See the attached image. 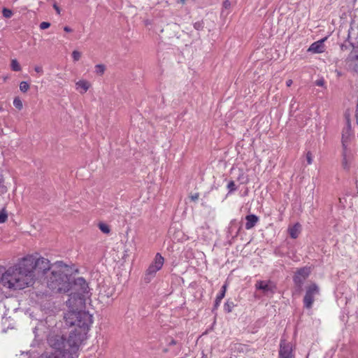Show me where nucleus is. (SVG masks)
Wrapping results in <instances>:
<instances>
[{
  "label": "nucleus",
  "mask_w": 358,
  "mask_h": 358,
  "mask_svg": "<svg viewBox=\"0 0 358 358\" xmlns=\"http://www.w3.org/2000/svg\"><path fill=\"white\" fill-rule=\"evenodd\" d=\"M71 289L73 291L66 301V306L69 308V310L64 316L66 324L87 331L92 323V315L85 311L78 310L84 307L86 298L88 297L90 292L89 286L86 280L80 277L74 280Z\"/></svg>",
  "instance_id": "obj_1"
},
{
  "label": "nucleus",
  "mask_w": 358,
  "mask_h": 358,
  "mask_svg": "<svg viewBox=\"0 0 358 358\" xmlns=\"http://www.w3.org/2000/svg\"><path fill=\"white\" fill-rule=\"evenodd\" d=\"M51 270L48 259L41 257L36 259L32 255L23 258L17 264L10 267L4 280L9 286L24 289L31 286L34 282L36 273H45Z\"/></svg>",
  "instance_id": "obj_2"
},
{
  "label": "nucleus",
  "mask_w": 358,
  "mask_h": 358,
  "mask_svg": "<svg viewBox=\"0 0 358 358\" xmlns=\"http://www.w3.org/2000/svg\"><path fill=\"white\" fill-rule=\"evenodd\" d=\"M71 268L62 262L52 266V271L48 277V287L54 292L66 293L70 291Z\"/></svg>",
  "instance_id": "obj_3"
},
{
  "label": "nucleus",
  "mask_w": 358,
  "mask_h": 358,
  "mask_svg": "<svg viewBox=\"0 0 358 358\" xmlns=\"http://www.w3.org/2000/svg\"><path fill=\"white\" fill-rule=\"evenodd\" d=\"M86 332L83 329L75 327L74 330L70 332L68 338V345L69 346L68 352H64L62 355L52 352H45L39 358H78L79 346L85 339Z\"/></svg>",
  "instance_id": "obj_4"
},
{
  "label": "nucleus",
  "mask_w": 358,
  "mask_h": 358,
  "mask_svg": "<svg viewBox=\"0 0 358 358\" xmlns=\"http://www.w3.org/2000/svg\"><path fill=\"white\" fill-rule=\"evenodd\" d=\"M47 341L49 346L55 350L54 352L62 355L64 353V352H68V350L69 349L68 339L66 340L62 335L50 333Z\"/></svg>",
  "instance_id": "obj_5"
},
{
  "label": "nucleus",
  "mask_w": 358,
  "mask_h": 358,
  "mask_svg": "<svg viewBox=\"0 0 358 358\" xmlns=\"http://www.w3.org/2000/svg\"><path fill=\"white\" fill-rule=\"evenodd\" d=\"M320 294V287L315 283H311L306 287V294L303 299V306L310 309L315 301V297Z\"/></svg>",
  "instance_id": "obj_6"
},
{
  "label": "nucleus",
  "mask_w": 358,
  "mask_h": 358,
  "mask_svg": "<svg viewBox=\"0 0 358 358\" xmlns=\"http://www.w3.org/2000/svg\"><path fill=\"white\" fill-rule=\"evenodd\" d=\"M164 263V257L159 253H157L154 261L149 266L146 271L145 275V281L146 282H149L151 280V279L155 276V273L162 268Z\"/></svg>",
  "instance_id": "obj_7"
},
{
  "label": "nucleus",
  "mask_w": 358,
  "mask_h": 358,
  "mask_svg": "<svg viewBox=\"0 0 358 358\" xmlns=\"http://www.w3.org/2000/svg\"><path fill=\"white\" fill-rule=\"evenodd\" d=\"M346 119H347V125H346V127L344 128V129L343 131V134H342V143H343V146L344 148L343 159V162H342V165L345 169H347L349 167L348 165V155H347V151H346L345 148H346L347 141L351 135L350 122L349 119L347 117H346Z\"/></svg>",
  "instance_id": "obj_8"
},
{
  "label": "nucleus",
  "mask_w": 358,
  "mask_h": 358,
  "mask_svg": "<svg viewBox=\"0 0 358 358\" xmlns=\"http://www.w3.org/2000/svg\"><path fill=\"white\" fill-rule=\"evenodd\" d=\"M255 287L257 289L262 290L268 296H272L276 289L275 285L273 282L263 280L257 281Z\"/></svg>",
  "instance_id": "obj_9"
},
{
  "label": "nucleus",
  "mask_w": 358,
  "mask_h": 358,
  "mask_svg": "<svg viewBox=\"0 0 358 358\" xmlns=\"http://www.w3.org/2000/svg\"><path fill=\"white\" fill-rule=\"evenodd\" d=\"M310 271L309 268L303 267L299 269L294 276V283L299 286L301 287L303 284L304 280L308 277L310 275Z\"/></svg>",
  "instance_id": "obj_10"
},
{
  "label": "nucleus",
  "mask_w": 358,
  "mask_h": 358,
  "mask_svg": "<svg viewBox=\"0 0 358 358\" xmlns=\"http://www.w3.org/2000/svg\"><path fill=\"white\" fill-rule=\"evenodd\" d=\"M292 351V345L289 343L282 340L279 350V358H293Z\"/></svg>",
  "instance_id": "obj_11"
},
{
  "label": "nucleus",
  "mask_w": 358,
  "mask_h": 358,
  "mask_svg": "<svg viewBox=\"0 0 358 358\" xmlns=\"http://www.w3.org/2000/svg\"><path fill=\"white\" fill-rule=\"evenodd\" d=\"M345 63L349 69L358 73V55L356 52H350Z\"/></svg>",
  "instance_id": "obj_12"
},
{
  "label": "nucleus",
  "mask_w": 358,
  "mask_h": 358,
  "mask_svg": "<svg viewBox=\"0 0 358 358\" xmlns=\"http://www.w3.org/2000/svg\"><path fill=\"white\" fill-rule=\"evenodd\" d=\"M324 39L313 43L308 48V51L315 53L323 52L324 51Z\"/></svg>",
  "instance_id": "obj_13"
},
{
  "label": "nucleus",
  "mask_w": 358,
  "mask_h": 358,
  "mask_svg": "<svg viewBox=\"0 0 358 358\" xmlns=\"http://www.w3.org/2000/svg\"><path fill=\"white\" fill-rule=\"evenodd\" d=\"M245 229H251L259 221V217L255 215H248L245 217Z\"/></svg>",
  "instance_id": "obj_14"
},
{
  "label": "nucleus",
  "mask_w": 358,
  "mask_h": 358,
  "mask_svg": "<svg viewBox=\"0 0 358 358\" xmlns=\"http://www.w3.org/2000/svg\"><path fill=\"white\" fill-rule=\"evenodd\" d=\"M231 350L234 353L244 355L248 352L249 349L245 345L241 343H235L231 345Z\"/></svg>",
  "instance_id": "obj_15"
},
{
  "label": "nucleus",
  "mask_w": 358,
  "mask_h": 358,
  "mask_svg": "<svg viewBox=\"0 0 358 358\" xmlns=\"http://www.w3.org/2000/svg\"><path fill=\"white\" fill-rule=\"evenodd\" d=\"M76 86L77 90L80 89V92L81 94H84L89 90L91 85L88 81L85 80H81L78 81L76 83Z\"/></svg>",
  "instance_id": "obj_16"
},
{
  "label": "nucleus",
  "mask_w": 358,
  "mask_h": 358,
  "mask_svg": "<svg viewBox=\"0 0 358 358\" xmlns=\"http://www.w3.org/2000/svg\"><path fill=\"white\" fill-rule=\"evenodd\" d=\"M9 270H10V268L6 271H4V268L0 266V280H1L3 285L4 287H6L9 288V289H22V288H15V287H13L11 286H9L10 283L6 282V281L4 280V278L6 277V275L7 274V273L8 272Z\"/></svg>",
  "instance_id": "obj_17"
},
{
  "label": "nucleus",
  "mask_w": 358,
  "mask_h": 358,
  "mask_svg": "<svg viewBox=\"0 0 358 358\" xmlns=\"http://www.w3.org/2000/svg\"><path fill=\"white\" fill-rule=\"evenodd\" d=\"M301 225L298 223L288 229L289 236L292 238H296L300 233Z\"/></svg>",
  "instance_id": "obj_18"
},
{
  "label": "nucleus",
  "mask_w": 358,
  "mask_h": 358,
  "mask_svg": "<svg viewBox=\"0 0 358 358\" xmlns=\"http://www.w3.org/2000/svg\"><path fill=\"white\" fill-rule=\"evenodd\" d=\"M234 303L233 301H227L224 306V309L227 313H231L232 311L233 308L234 307Z\"/></svg>",
  "instance_id": "obj_19"
},
{
  "label": "nucleus",
  "mask_w": 358,
  "mask_h": 358,
  "mask_svg": "<svg viewBox=\"0 0 358 358\" xmlns=\"http://www.w3.org/2000/svg\"><path fill=\"white\" fill-rule=\"evenodd\" d=\"M10 66L13 71H20L21 70V66L16 59H12Z\"/></svg>",
  "instance_id": "obj_20"
},
{
  "label": "nucleus",
  "mask_w": 358,
  "mask_h": 358,
  "mask_svg": "<svg viewBox=\"0 0 358 358\" xmlns=\"http://www.w3.org/2000/svg\"><path fill=\"white\" fill-rule=\"evenodd\" d=\"M105 70H106V67L103 64H97L95 66V72L97 74H99V75L103 74Z\"/></svg>",
  "instance_id": "obj_21"
},
{
  "label": "nucleus",
  "mask_w": 358,
  "mask_h": 358,
  "mask_svg": "<svg viewBox=\"0 0 358 358\" xmlns=\"http://www.w3.org/2000/svg\"><path fill=\"white\" fill-rule=\"evenodd\" d=\"M29 89V85L25 82L22 81L20 84V90L22 92H27L28 90Z\"/></svg>",
  "instance_id": "obj_22"
},
{
  "label": "nucleus",
  "mask_w": 358,
  "mask_h": 358,
  "mask_svg": "<svg viewBox=\"0 0 358 358\" xmlns=\"http://www.w3.org/2000/svg\"><path fill=\"white\" fill-rule=\"evenodd\" d=\"M13 105L18 110H21L23 106L22 101L18 97L14 99Z\"/></svg>",
  "instance_id": "obj_23"
},
{
  "label": "nucleus",
  "mask_w": 358,
  "mask_h": 358,
  "mask_svg": "<svg viewBox=\"0 0 358 358\" xmlns=\"http://www.w3.org/2000/svg\"><path fill=\"white\" fill-rule=\"evenodd\" d=\"M99 228L104 234H108L110 232L109 227L104 223H100L99 224Z\"/></svg>",
  "instance_id": "obj_24"
},
{
  "label": "nucleus",
  "mask_w": 358,
  "mask_h": 358,
  "mask_svg": "<svg viewBox=\"0 0 358 358\" xmlns=\"http://www.w3.org/2000/svg\"><path fill=\"white\" fill-rule=\"evenodd\" d=\"M8 218V214L4 209L0 212V223H4Z\"/></svg>",
  "instance_id": "obj_25"
},
{
  "label": "nucleus",
  "mask_w": 358,
  "mask_h": 358,
  "mask_svg": "<svg viewBox=\"0 0 358 358\" xmlns=\"http://www.w3.org/2000/svg\"><path fill=\"white\" fill-rule=\"evenodd\" d=\"M2 13L4 17L6 18H10L13 15V11L8 8H3Z\"/></svg>",
  "instance_id": "obj_26"
},
{
  "label": "nucleus",
  "mask_w": 358,
  "mask_h": 358,
  "mask_svg": "<svg viewBox=\"0 0 358 358\" xmlns=\"http://www.w3.org/2000/svg\"><path fill=\"white\" fill-rule=\"evenodd\" d=\"M224 297V293H220V294L217 296L216 299H215V306H215V308H217L219 306V305H220V302H221L222 299Z\"/></svg>",
  "instance_id": "obj_27"
},
{
  "label": "nucleus",
  "mask_w": 358,
  "mask_h": 358,
  "mask_svg": "<svg viewBox=\"0 0 358 358\" xmlns=\"http://www.w3.org/2000/svg\"><path fill=\"white\" fill-rule=\"evenodd\" d=\"M72 57H73V61L77 62L81 57V52H80L78 50H73L72 52Z\"/></svg>",
  "instance_id": "obj_28"
},
{
  "label": "nucleus",
  "mask_w": 358,
  "mask_h": 358,
  "mask_svg": "<svg viewBox=\"0 0 358 358\" xmlns=\"http://www.w3.org/2000/svg\"><path fill=\"white\" fill-rule=\"evenodd\" d=\"M227 188L229 189V192H233L236 189V186L234 181H230L227 185Z\"/></svg>",
  "instance_id": "obj_29"
},
{
  "label": "nucleus",
  "mask_w": 358,
  "mask_h": 358,
  "mask_svg": "<svg viewBox=\"0 0 358 358\" xmlns=\"http://www.w3.org/2000/svg\"><path fill=\"white\" fill-rule=\"evenodd\" d=\"M50 27V23L48 22H43L40 24V28L41 29H45Z\"/></svg>",
  "instance_id": "obj_30"
},
{
  "label": "nucleus",
  "mask_w": 358,
  "mask_h": 358,
  "mask_svg": "<svg viewBox=\"0 0 358 358\" xmlns=\"http://www.w3.org/2000/svg\"><path fill=\"white\" fill-rule=\"evenodd\" d=\"M306 160H307V162L308 164H312V161H313V159H312V154L310 152H308L307 154H306Z\"/></svg>",
  "instance_id": "obj_31"
},
{
  "label": "nucleus",
  "mask_w": 358,
  "mask_h": 358,
  "mask_svg": "<svg viewBox=\"0 0 358 358\" xmlns=\"http://www.w3.org/2000/svg\"><path fill=\"white\" fill-rule=\"evenodd\" d=\"M194 27L196 29V30H199L201 29H202L203 26H202V23L200 22H195L194 24Z\"/></svg>",
  "instance_id": "obj_32"
},
{
  "label": "nucleus",
  "mask_w": 358,
  "mask_h": 358,
  "mask_svg": "<svg viewBox=\"0 0 358 358\" xmlns=\"http://www.w3.org/2000/svg\"><path fill=\"white\" fill-rule=\"evenodd\" d=\"M231 6V3L229 0H226L224 1L223 3V6L225 8H229Z\"/></svg>",
  "instance_id": "obj_33"
},
{
  "label": "nucleus",
  "mask_w": 358,
  "mask_h": 358,
  "mask_svg": "<svg viewBox=\"0 0 358 358\" xmlns=\"http://www.w3.org/2000/svg\"><path fill=\"white\" fill-rule=\"evenodd\" d=\"M34 70L37 73H43V68L40 66H36L35 68H34Z\"/></svg>",
  "instance_id": "obj_34"
},
{
  "label": "nucleus",
  "mask_w": 358,
  "mask_h": 358,
  "mask_svg": "<svg viewBox=\"0 0 358 358\" xmlns=\"http://www.w3.org/2000/svg\"><path fill=\"white\" fill-rule=\"evenodd\" d=\"M53 8L56 10L57 13L59 15L61 10H60L59 7L55 3L53 4Z\"/></svg>",
  "instance_id": "obj_35"
},
{
  "label": "nucleus",
  "mask_w": 358,
  "mask_h": 358,
  "mask_svg": "<svg viewBox=\"0 0 358 358\" xmlns=\"http://www.w3.org/2000/svg\"><path fill=\"white\" fill-rule=\"evenodd\" d=\"M199 194L196 193L194 195L191 196V199H192V201H196L199 199Z\"/></svg>",
  "instance_id": "obj_36"
},
{
  "label": "nucleus",
  "mask_w": 358,
  "mask_h": 358,
  "mask_svg": "<svg viewBox=\"0 0 358 358\" xmlns=\"http://www.w3.org/2000/svg\"><path fill=\"white\" fill-rule=\"evenodd\" d=\"M324 83V80H317L316 81V85H317V86H323Z\"/></svg>",
  "instance_id": "obj_37"
},
{
  "label": "nucleus",
  "mask_w": 358,
  "mask_h": 358,
  "mask_svg": "<svg viewBox=\"0 0 358 358\" xmlns=\"http://www.w3.org/2000/svg\"><path fill=\"white\" fill-rule=\"evenodd\" d=\"M226 289H227V285H224L222 287V290H221L220 293H224V295H225Z\"/></svg>",
  "instance_id": "obj_38"
},
{
  "label": "nucleus",
  "mask_w": 358,
  "mask_h": 358,
  "mask_svg": "<svg viewBox=\"0 0 358 358\" xmlns=\"http://www.w3.org/2000/svg\"><path fill=\"white\" fill-rule=\"evenodd\" d=\"M64 30L66 32H71L72 31V29L69 27H64Z\"/></svg>",
  "instance_id": "obj_39"
},
{
  "label": "nucleus",
  "mask_w": 358,
  "mask_h": 358,
  "mask_svg": "<svg viewBox=\"0 0 358 358\" xmlns=\"http://www.w3.org/2000/svg\"><path fill=\"white\" fill-rule=\"evenodd\" d=\"M292 80L291 79H289V80H287V82H286V85H287V87H290V86L292 85Z\"/></svg>",
  "instance_id": "obj_40"
},
{
  "label": "nucleus",
  "mask_w": 358,
  "mask_h": 358,
  "mask_svg": "<svg viewBox=\"0 0 358 358\" xmlns=\"http://www.w3.org/2000/svg\"><path fill=\"white\" fill-rule=\"evenodd\" d=\"M172 26H173L174 28H177V29L178 28V24H172Z\"/></svg>",
  "instance_id": "obj_41"
},
{
  "label": "nucleus",
  "mask_w": 358,
  "mask_h": 358,
  "mask_svg": "<svg viewBox=\"0 0 358 358\" xmlns=\"http://www.w3.org/2000/svg\"><path fill=\"white\" fill-rule=\"evenodd\" d=\"M176 343V341L174 340H171V341L170 342V344L171 345H173Z\"/></svg>",
  "instance_id": "obj_42"
},
{
  "label": "nucleus",
  "mask_w": 358,
  "mask_h": 358,
  "mask_svg": "<svg viewBox=\"0 0 358 358\" xmlns=\"http://www.w3.org/2000/svg\"><path fill=\"white\" fill-rule=\"evenodd\" d=\"M180 1L182 3H184L185 0H180Z\"/></svg>",
  "instance_id": "obj_43"
},
{
  "label": "nucleus",
  "mask_w": 358,
  "mask_h": 358,
  "mask_svg": "<svg viewBox=\"0 0 358 358\" xmlns=\"http://www.w3.org/2000/svg\"><path fill=\"white\" fill-rule=\"evenodd\" d=\"M169 27H170V24H167L166 29H168L169 28Z\"/></svg>",
  "instance_id": "obj_44"
},
{
  "label": "nucleus",
  "mask_w": 358,
  "mask_h": 358,
  "mask_svg": "<svg viewBox=\"0 0 358 358\" xmlns=\"http://www.w3.org/2000/svg\"><path fill=\"white\" fill-rule=\"evenodd\" d=\"M202 358H206V357H202Z\"/></svg>",
  "instance_id": "obj_45"
},
{
  "label": "nucleus",
  "mask_w": 358,
  "mask_h": 358,
  "mask_svg": "<svg viewBox=\"0 0 358 358\" xmlns=\"http://www.w3.org/2000/svg\"><path fill=\"white\" fill-rule=\"evenodd\" d=\"M230 358H232V357H230Z\"/></svg>",
  "instance_id": "obj_46"
}]
</instances>
